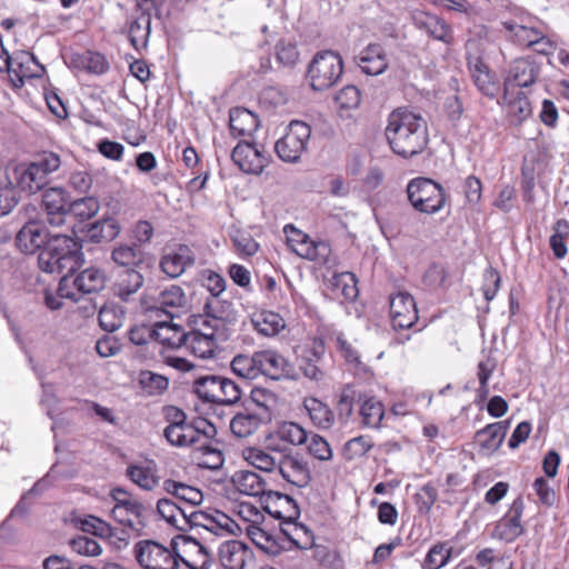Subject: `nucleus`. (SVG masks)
I'll use <instances>...</instances> for the list:
<instances>
[{
	"instance_id": "f257e3e1",
	"label": "nucleus",
	"mask_w": 569,
	"mask_h": 569,
	"mask_svg": "<svg viewBox=\"0 0 569 569\" xmlns=\"http://www.w3.org/2000/svg\"><path fill=\"white\" fill-rule=\"evenodd\" d=\"M385 136L396 154L411 158L428 146V123L420 113L408 108H397L388 116Z\"/></svg>"
},
{
	"instance_id": "f03ea898",
	"label": "nucleus",
	"mask_w": 569,
	"mask_h": 569,
	"mask_svg": "<svg viewBox=\"0 0 569 569\" xmlns=\"http://www.w3.org/2000/svg\"><path fill=\"white\" fill-rule=\"evenodd\" d=\"M218 307V301H207L203 312L193 320L194 326L187 336L186 345L196 357L212 358L218 342L227 339L226 317Z\"/></svg>"
},
{
	"instance_id": "7ed1b4c3",
	"label": "nucleus",
	"mask_w": 569,
	"mask_h": 569,
	"mask_svg": "<svg viewBox=\"0 0 569 569\" xmlns=\"http://www.w3.org/2000/svg\"><path fill=\"white\" fill-rule=\"evenodd\" d=\"M83 263L82 246L69 234L53 233L39 253V268L48 273H73Z\"/></svg>"
},
{
	"instance_id": "20e7f679",
	"label": "nucleus",
	"mask_w": 569,
	"mask_h": 569,
	"mask_svg": "<svg viewBox=\"0 0 569 569\" xmlns=\"http://www.w3.org/2000/svg\"><path fill=\"white\" fill-rule=\"evenodd\" d=\"M407 196L410 204L419 212L435 214L446 203L443 188L429 178H415L407 186Z\"/></svg>"
},
{
	"instance_id": "39448f33",
	"label": "nucleus",
	"mask_w": 569,
	"mask_h": 569,
	"mask_svg": "<svg viewBox=\"0 0 569 569\" xmlns=\"http://www.w3.org/2000/svg\"><path fill=\"white\" fill-rule=\"evenodd\" d=\"M133 556L142 569H179L182 559L170 547L151 539L136 542Z\"/></svg>"
},
{
	"instance_id": "423d86ee",
	"label": "nucleus",
	"mask_w": 569,
	"mask_h": 569,
	"mask_svg": "<svg viewBox=\"0 0 569 569\" xmlns=\"http://www.w3.org/2000/svg\"><path fill=\"white\" fill-rule=\"evenodd\" d=\"M342 59L333 51H322L315 56L308 68L310 86L316 91L331 88L342 74Z\"/></svg>"
},
{
	"instance_id": "0eeeda50",
	"label": "nucleus",
	"mask_w": 569,
	"mask_h": 569,
	"mask_svg": "<svg viewBox=\"0 0 569 569\" xmlns=\"http://www.w3.org/2000/svg\"><path fill=\"white\" fill-rule=\"evenodd\" d=\"M106 274L102 270L90 267L81 271L77 277L72 273L62 276L59 282V293L72 301H78L81 295L96 293L106 286Z\"/></svg>"
},
{
	"instance_id": "6e6552de",
	"label": "nucleus",
	"mask_w": 569,
	"mask_h": 569,
	"mask_svg": "<svg viewBox=\"0 0 569 569\" xmlns=\"http://www.w3.org/2000/svg\"><path fill=\"white\" fill-rule=\"evenodd\" d=\"M311 136V128L298 120L289 123L286 132L277 140L274 150L284 162H297L307 151Z\"/></svg>"
},
{
	"instance_id": "1a4fd4ad",
	"label": "nucleus",
	"mask_w": 569,
	"mask_h": 569,
	"mask_svg": "<svg viewBox=\"0 0 569 569\" xmlns=\"http://www.w3.org/2000/svg\"><path fill=\"white\" fill-rule=\"evenodd\" d=\"M216 427L207 419L198 418L192 422L166 427L163 436L176 447H196L199 441H206L207 436H214Z\"/></svg>"
},
{
	"instance_id": "9d476101",
	"label": "nucleus",
	"mask_w": 569,
	"mask_h": 569,
	"mask_svg": "<svg viewBox=\"0 0 569 569\" xmlns=\"http://www.w3.org/2000/svg\"><path fill=\"white\" fill-rule=\"evenodd\" d=\"M287 243L289 248L299 257L326 264L331 253L330 244L326 241H313L308 234L298 230L292 224L284 227Z\"/></svg>"
},
{
	"instance_id": "9b49d317",
	"label": "nucleus",
	"mask_w": 569,
	"mask_h": 569,
	"mask_svg": "<svg viewBox=\"0 0 569 569\" xmlns=\"http://www.w3.org/2000/svg\"><path fill=\"white\" fill-rule=\"evenodd\" d=\"M288 483L298 488H306L311 481V471L308 462L299 453L283 447L277 470Z\"/></svg>"
},
{
	"instance_id": "f8f14e48",
	"label": "nucleus",
	"mask_w": 569,
	"mask_h": 569,
	"mask_svg": "<svg viewBox=\"0 0 569 569\" xmlns=\"http://www.w3.org/2000/svg\"><path fill=\"white\" fill-rule=\"evenodd\" d=\"M540 74L539 66L530 59H516L509 67L508 74L503 82L506 98L516 88H528L533 84Z\"/></svg>"
},
{
	"instance_id": "ddd939ff",
	"label": "nucleus",
	"mask_w": 569,
	"mask_h": 569,
	"mask_svg": "<svg viewBox=\"0 0 569 569\" xmlns=\"http://www.w3.org/2000/svg\"><path fill=\"white\" fill-rule=\"evenodd\" d=\"M390 317L395 328H411L418 321V310L413 297L405 291L393 293L390 297Z\"/></svg>"
},
{
	"instance_id": "4468645a",
	"label": "nucleus",
	"mask_w": 569,
	"mask_h": 569,
	"mask_svg": "<svg viewBox=\"0 0 569 569\" xmlns=\"http://www.w3.org/2000/svg\"><path fill=\"white\" fill-rule=\"evenodd\" d=\"M69 206L68 193L61 188L47 189L42 194L46 220L51 227L64 226L66 217L69 213Z\"/></svg>"
},
{
	"instance_id": "2eb2a0df",
	"label": "nucleus",
	"mask_w": 569,
	"mask_h": 569,
	"mask_svg": "<svg viewBox=\"0 0 569 569\" xmlns=\"http://www.w3.org/2000/svg\"><path fill=\"white\" fill-rule=\"evenodd\" d=\"M523 508V500L520 497L515 499L508 513L496 523L491 537L506 542L516 540L523 532L521 525Z\"/></svg>"
},
{
	"instance_id": "dca6fc26",
	"label": "nucleus",
	"mask_w": 569,
	"mask_h": 569,
	"mask_svg": "<svg viewBox=\"0 0 569 569\" xmlns=\"http://www.w3.org/2000/svg\"><path fill=\"white\" fill-rule=\"evenodd\" d=\"M232 161L246 173L259 174L268 163L266 154L249 142H239L232 151Z\"/></svg>"
},
{
	"instance_id": "f3484780",
	"label": "nucleus",
	"mask_w": 569,
	"mask_h": 569,
	"mask_svg": "<svg viewBox=\"0 0 569 569\" xmlns=\"http://www.w3.org/2000/svg\"><path fill=\"white\" fill-rule=\"evenodd\" d=\"M9 64L7 72L17 88L23 86L24 79L39 77L40 72L43 71L36 57L27 51L14 52Z\"/></svg>"
},
{
	"instance_id": "a211bd4d",
	"label": "nucleus",
	"mask_w": 569,
	"mask_h": 569,
	"mask_svg": "<svg viewBox=\"0 0 569 569\" xmlns=\"http://www.w3.org/2000/svg\"><path fill=\"white\" fill-rule=\"evenodd\" d=\"M196 262L193 251L186 244L168 249L160 259V268L170 278H178Z\"/></svg>"
},
{
	"instance_id": "6ab92c4d",
	"label": "nucleus",
	"mask_w": 569,
	"mask_h": 569,
	"mask_svg": "<svg viewBox=\"0 0 569 569\" xmlns=\"http://www.w3.org/2000/svg\"><path fill=\"white\" fill-rule=\"evenodd\" d=\"M188 525L191 527H201L214 536L232 533L236 523L226 513L214 511L213 513L204 511H192L189 513Z\"/></svg>"
},
{
	"instance_id": "aec40b11",
	"label": "nucleus",
	"mask_w": 569,
	"mask_h": 569,
	"mask_svg": "<svg viewBox=\"0 0 569 569\" xmlns=\"http://www.w3.org/2000/svg\"><path fill=\"white\" fill-rule=\"evenodd\" d=\"M219 561L224 569H246L253 561V552L239 540L223 542L219 547Z\"/></svg>"
},
{
	"instance_id": "412c9836",
	"label": "nucleus",
	"mask_w": 569,
	"mask_h": 569,
	"mask_svg": "<svg viewBox=\"0 0 569 569\" xmlns=\"http://www.w3.org/2000/svg\"><path fill=\"white\" fill-rule=\"evenodd\" d=\"M148 511L149 507L138 499L121 501V505H114L111 515L121 525L139 531L146 525Z\"/></svg>"
},
{
	"instance_id": "4be33fe9",
	"label": "nucleus",
	"mask_w": 569,
	"mask_h": 569,
	"mask_svg": "<svg viewBox=\"0 0 569 569\" xmlns=\"http://www.w3.org/2000/svg\"><path fill=\"white\" fill-rule=\"evenodd\" d=\"M53 232L36 221L27 222L16 237L17 247L24 253L31 254L47 246Z\"/></svg>"
},
{
	"instance_id": "5701e85b",
	"label": "nucleus",
	"mask_w": 569,
	"mask_h": 569,
	"mask_svg": "<svg viewBox=\"0 0 569 569\" xmlns=\"http://www.w3.org/2000/svg\"><path fill=\"white\" fill-rule=\"evenodd\" d=\"M468 69L479 91L490 98H495L498 94L500 90L499 80L480 57L469 56Z\"/></svg>"
},
{
	"instance_id": "b1692460",
	"label": "nucleus",
	"mask_w": 569,
	"mask_h": 569,
	"mask_svg": "<svg viewBox=\"0 0 569 569\" xmlns=\"http://www.w3.org/2000/svg\"><path fill=\"white\" fill-rule=\"evenodd\" d=\"M283 447L270 443L266 449L248 447L242 450L243 459L252 467L264 471L274 472Z\"/></svg>"
},
{
	"instance_id": "393cba45",
	"label": "nucleus",
	"mask_w": 569,
	"mask_h": 569,
	"mask_svg": "<svg viewBox=\"0 0 569 569\" xmlns=\"http://www.w3.org/2000/svg\"><path fill=\"white\" fill-rule=\"evenodd\" d=\"M260 412L246 410L237 413L230 421L231 432L238 438H247L253 435L259 427L270 420V413L266 406H260Z\"/></svg>"
},
{
	"instance_id": "a878e982",
	"label": "nucleus",
	"mask_w": 569,
	"mask_h": 569,
	"mask_svg": "<svg viewBox=\"0 0 569 569\" xmlns=\"http://www.w3.org/2000/svg\"><path fill=\"white\" fill-rule=\"evenodd\" d=\"M264 510L273 518L284 520H297L300 515L297 502L280 492H269L264 499Z\"/></svg>"
},
{
	"instance_id": "bb28decb",
	"label": "nucleus",
	"mask_w": 569,
	"mask_h": 569,
	"mask_svg": "<svg viewBox=\"0 0 569 569\" xmlns=\"http://www.w3.org/2000/svg\"><path fill=\"white\" fill-rule=\"evenodd\" d=\"M357 63L368 76H379L388 68L385 49L378 43H371L362 49L357 58Z\"/></svg>"
},
{
	"instance_id": "cd10ccee",
	"label": "nucleus",
	"mask_w": 569,
	"mask_h": 569,
	"mask_svg": "<svg viewBox=\"0 0 569 569\" xmlns=\"http://www.w3.org/2000/svg\"><path fill=\"white\" fill-rule=\"evenodd\" d=\"M127 477L139 488L153 490L160 480L158 467L153 460H144L131 463L127 468Z\"/></svg>"
},
{
	"instance_id": "c85d7f7f",
	"label": "nucleus",
	"mask_w": 569,
	"mask_h": 569,
	"mask_svg": "<svg viewBox=\"0 0 569 569\" xmlns=\"http://www.w3.org/2000/svg\"><path fill=\"white\" fill-rule=\"evenodd\" d=\"M508 429L509 421L489 423L476 432L475 440L482 452L493 453L502 445Z\"/></svg>"
},
{
	"instance_id": "c756f323",
	"label": "nucleus",
	"mask_w": 569,
	"mask_h": 569,
	"mask_svg": "<svg viewBox=\"0 0 569 569\" xmlns=\"http://www.w3.org/2000/svg\"><path fill=\"white\" fill-rule=\"evenodd\" d=\"M13 179L21 191L30 194L37 193L49 183V179H44L31 162L17 166L13 170Z\"/></svg>"
},
{
	"instance_id": "7c9ffc66",
	"label": "nucleus",
	"mask_w": 569,
	"mask_h": 569,
	"mask_svg": "<svg viewBox=\"0 0 569 569\" xmlns=\"http://www.w3.org/2000/svg\"><path fill=\"white\" fill-rule=\"evenodd\" d=\"M260 376L263 375L278 380L290 370L288 360L278 351L272 349L258 351Z\"/></svg>"
},
{
	"instance_id": "2f4dec72",
	"label": "nucleus",
	"mask_w": 569,
	"mask_h": 569,
	"mask_svg": "<svg viewBox=\"0 0 569 569\" xmlns=\"http://www.w3.org/2000/svg\"><path fill=\"white\" fill-rule=\"evenodd\" d=\"M502 27L506 31V38L509 41L530 48L535 39H537L540 27L536 26L531 20L527 23H519L515 20H508L502 22Z\"/></svg>"
},
{
	"instance_id": "473e14b6",
	"label": "nucleus",
	"mask_w": 569,
	"mask_h": 569,
	"mask_svg": "<svg viewBox=\"0 0 569 569\" xmlns=\"http://www.w3.org/2000/svg\"><path fill=\"white\" fill-rule=\"evenodd\" d=\"M150 333L154 340L171 349L186 345L188 336L180 326L166 321L157 322Z\"/></svg>"
},
{
	"instance_id": "72a5a7b5",
	"label": "nucleus",
	"mask_w": 569,
	"mask_h": 569,
	"mask_svg": "<svg viewBox=\"0 0 569 569\" xmlns=\"http://www.w3.org/2000/svg\"><path fill=\"white\" fill-rule=\"evenodd\" d=\"M229 127L232 136H251L259 127L254 113L244 108H234L229 114Z\"/></svg>"
},
{
	"instance_id": "f704fd0d",
	"label": "nucleus",
	"mask_w": 569,
	"mask_h": 569,
	"mask_svg": "<svg viewBox=\"0 0 569 569\" xmlns=\"http://www.w3.org/2000/svg\"><path fill=\"white\" fill-rule=\"evenodd\" d=\"M251 323L257 332L264 337H274L286 328L284 319L279 313L269 310L254 313Z\"/></svg>"
},
{
	"instance_id": "c9c22d12",
	"label": "nucleus",
	"mask_w": 569,
	"mask_h": 569,
	"mask_svg": "<svg viewBox=\"0 0 569 569\" xmlns=\"http://www.w3.org/2000/svg\"><path fill=\"white\" fill-rule=\"evenodd\" d=\"M310 420L319 429H330L335 422V415L328 405L315 397H308L303 401Z\"/></svg>"
},
{
	"instance_id": "e433bc0d",
	"label": "nucleus",
	"mask_w": 569,
	"mask_h": 569,
	"mask_svg": "<svg viewBox=\"0 0 569 569\" xmlns=\"http://www.w3.org/2000/svg\"><path fill=\"white\" fill-rule=\"evenodd\" d=\"M158 305L164 313L173 318L187 306V297L181 287L171 284L160 292Z\"/></svg>"
},
{
	"instance_id": "4c0bfd02",
	"label": "nucleus",
	"mask_w": 569,
	"mask_h": 569,
	"mask_svg": "<svg viewBox=\"0 0 569 569\" xmlns=\"http://www.w3.org/2000/svg\"><path fill=\"white\" fill-rule=\"evenodd\" d=\"M232 481L240 493L247 496H262L266 492L267 482L250 470H241L234 473Z\"/></svg>"
},
{
	"instance_id": "58836bf2",
	"label": "nucleus",
	"mask_w": 569,
	"mask_h": 569,
	"mask_svg": "<svg viewBox=\"0 0 569 569\" xmlns=\"http://www.w3.org/2000/svg\"><path fill=\"white\" fill-rule=\"evenodd\" d=\"M281 532L299 549L306 550L313 546L312 532L305 525L296 522V520L283 522Z\"/></svg>"
},
{
	"instance_id": "ea45409f",
	"label": "nucleus",
	"mask_w": 569,
	"mask_h": 569,
	"mask_svg": "<svg viewBox=\"0 0 569 569\" xmlns=\"http://www.w3.org/2000/svg\"><path fill=\"white\" fill-rule=\"evenodd\" d=\"M163 489L177 499L191 506H198L203 500L201 490L183 482L167 479L163 481Z\"/></svg>"
},
{
	"instance_id": "a19ab883",
	"label": "nucleus",
	"mask_w": 569,
	"mask_h": 569,
	"mask_svg": "<svg viewBox=\"0 0 569 569\" xmlns=\"http://www.w3.org/2000/svg\"><path fill=\"white\" fill-rule=\"evenodd\" d=\"M417 24L425 29L429 36L445 43L452 41V32L450 27L435 16L425 14L415 18Z\"/></svg>"
},
{
	"instance_id": "79ce46f5",
	"label": "nucleus",
	"mask_w": 569,
	"mask_h": 569,
	"mask_svg": "<svg viewBox=\"0 0 569 569\" xmlns=\"http://www.w3.org/2000/svg\"><path fill=\"white\" fill-rule=\"evenodd\" d=\"M143 284V277L140 272L128 269L123 271L116 283V295L122 301H129Z\"/></svg>"
},
{
	"instance_id": "37998d69",
	"label": "nucleus",
	"mask_w": 569,
	"mask_h": 569,
	"mask_svg": "<svg viewBox=\"0 0 569 569\" xmlns=\"http://www.w3.org/2000/svg\"><path fill=\"white\" fill-rule=\"evenodd\" d=\"M232 371L240 378L253 380L260 376L258 351L252 355L240 353L231 361Z\"/></svg>"
},
{
	"instance_id": "c03bdc74",
	"label": "nucleus",
	"mask_w": 569,
	"mask_h": 569,
	"mask_svg": "<svg viewBox=\"0 0 569 569\" xmlns=\"http://www.w3.org/2000/svg\"><path fill=\"white\" fill-rule=\"evenodd\" d=\"M221 376H203L199 377L193 382V391L197 396L206 401L217 403L220 395Z\"/></svg>"
},
{
	"instance_id": "a18cd8bd",
	"label": "nucleus",
	"mask_w": 569,
	"mask_h": 569,
	"mask_svg": "<svg viewBox=\"0 0 569 569\" xmlns=\"http://www.w3.org/2000/svg\"><path fill=\"white\" fill-rule=\"evenodd\" d=\"M229 236L238 256L241 258L252 257L260 249V244L253 239L251 233L247 230L231 228Z\"/></svg>"
},
{
	"instance_id": "49530a36",
	"label": "nucleus",
	"mask_w": 569,
	"mask_h": 569,
	"mask_svg": "<svg viewBox=\"0 0 569 569\" xmlns=\"http://www.w3.org/2000/svg\"><path fill=\"white\" fill-rule=\"evenodd\" d=\"M213 436H207L206 441H199V443L194 447L196 457L198 465L206 469H217L222 462V453L217 448L210 446V439Z\"/></svg>"
},
{
	"instance_id": "de8ad7c7",
	"label": "nucleus",
	"mask_w": 569,
	"mask_h": 569,
	"mask_svg": "<svg viewBox=\"0 0 569 569\" xmlns=\"http://www.w3.org/2000/svg\"><path fill=\"white\" fill-rule=\"evenodd\" d=\"M247 533L252 542L266 553L277 556L281 552L282 547L279 545L276 537L264 531L262 528L249 525Z\"/></svg>"
},
{
	"instance_id": "09e8293b",
	"label": "nucleus",
	"mask_w": 569,
	"mask_h": 569,
	"mask_svg": "<svg viewBox=\"0 0 569 569\" xmlns=\"http://www.w3.org/2000/svg\"><path fill=\"white\" fill-rule=\"evenodd\" d=\"M157 511L168 523L182 529V523H188L189 515L186 510L170 499H159Z\"/></svg>"
},
{
	"instance_id": "8fccbe9b",
	"label": "nucleus",
	"mask_w": 569,
	"mask_h": 569,
	"mask_svg": "<svg viewBox=\"0 0 569 569\" xmlns=\"http://www.w3.org/2000/svg\"><path fill=\"white\" fill-rule=\"evenodd\" d=\"M357 278L352 272H341L332 277L331 284L337 296L353 301L359 295Z\"/></svg>"
},
{
	"instance_id": "3c124183",
	"label": "nucleus",
	"mask_w": 569,
	"mask_h": 569,
	"mask_svg": "<svg viewBox=\"0 0 569 569\" xmlns=\"http://www.w3.org/2000/svg\"><path fill=\"white\" fill-rule=\"evenodd\" d=\"M151 19L149 14L141 13L130 22L129 39L134 49L144 48L150 34Z\"/></svg>"
},
{
	"instance_id": "603ef678",
	"label": "nucleus",
	"mask_w": 569,
	"mask_h": 569,
	"mask_svg": "<svg viewBox=\"0 0 569 569\" xmlns=\"http://www.w3.org/2000/svg\"><path fill=\"white\" fill-rule=\"evenodd\" d=\"M111 259L121 267H133L143 260V252L137 243L119 244L111 252Z\"/></svg>"
},
{
	"instance_id": "864d4df0",
	"label": "nucleus",
	"mask_w": 569,
	"mask_h": 569,
	"mask_svg": "<svg viewBox=\"0 0 569 569\" xmlns=\"http://www.w3.org/2000/svg\"><path fill=\"white\" fill-rule=\"evenodd\" d=\"M502 100L507 108V112L518 121H522L531 114L530 102L522 92H517L515 94L513 91H510V94L506 98V90H503Z\"/></svg>"
},
{
	"instance_id": "5fc2aeb1",
	"label": "nucleus",
	"mask_w": 569,
	"mask_h": 569,
	"mask_svg": "<svg viewBox=\"0 0 569 569\" xmlns=\"http://www.w3.org/2000/svg\"><path fill=\"white\" fill-rule=\"evenodd\" d=\"M124 320L123 309L116 303H106L99 311L100 327L108 332L118 330Z\"/></svg>"
},
{
	"instance_id": "6e6d98bb",
	"label": "nucleus",
	"mask_w": 569,
	"mask_h": 569,
	"mask_svg": "<svg viewBox=\"0 0 569 569\" xmlns=\"http://www.w3.org/2000/svg\"><path fill=\"white\" fill-rule=\"evenodd\" d=\"M452 555V547L448 542H439L432 546L426 555L423 569H440L445 567Z\"/></svg>"
},
{
	"instance_id": "4d7b16f0",
	"label": "nucleus",
	"mask_w": 569,
	"mask_h": 569,
	"mask_svg": "<svg viewBox=\"0 0 569 569\" xmlns=\"http://www.w3.org/2000/svg\"><path fill=\"white\" fill-rule=\"evenodd\" d=\"M360 416L365 426L377 428L385 416L383 405L375 397L367 398L360 406Z\"/></svg>"
},
{
	"instance_id": "13d9d810",
	"label": "nucleus",
	"mask_w": 569,
	"mask_h": 569,
	"mask_svg": "<svg viewBox=\"0 0 569 569\" xmlns=\"http://www.w3.org/2000/svg\"><path fill=\"white\" fill-rule=\"evenodd\" d=\"M139 385L149 396L162 395L169 387V380L162 375L146 370L139 375Z\"/></svg>"
},
{
	"instance_id": "bf43d9fd",
	"label": "nucleus",
	"mask_w": 569,
	"mask_h": 569,
	"mask_svg": "<svg viewBox=\"0 0 569 569\" xmlns=\"http://www.w3.org/2000/svg\"><path fill=\"white\" fill-rule=\"evenodd\" d=\"M308 432L296 422H283L277 430V437L292 446H302L308 441Z\"/></svg>"
},
{
	"instance_id": "052dcab7",
	"label": "nucleus",
	"mask_w": 569,
	"mask_h": 569,
	"mask_svg": "<svg viewBox=\"0 0 569 569\" xmlns=\"http://www.w3.org/2000/svg\"><path fill=\"white\" fill-rule=\"evenodd\" d=\"M100 209V203L94 197H83L70 202L69 212L74 217L87 220L94 217Z\"/></svg>"
},
{
	"instance_id": "680f3d73",
	"label": "nucleus",
	"mask_w": 569,
	"mask_h": 569,
	"mask_svg": "<svg viewBox=\"0 0 569 569\" xmlns=\"http://www.w3.org/2000/svg\"><path fill=\"white\" fill-rule=\"evenodd\" d=\"M19 202L14 184L10 180L0 181V218L9 214Z\"/></svg>"
},
{
	"instance_id": "e2e57ef3",
	"label": "nucleus",
	"mask_w": 569,
	"mask_h": 569,
	"mask_svg": "<svg viewBox=\"0 0 569 569\" xmlns=\"http://www.w3.org/2000/svg\"><path fill=\"white\" fill-rule=\"evenodd\" d=\"M31 163L44 179H49V176L61 167V159L56 152L43 151Z\"/></svg>"
},
{
	"instance_id": "0e129e2a",
	"label": "nucleus",
	"mask_w": 569,
	"mask_h": 569,
	"mask_svg": "<svg viewBox=\"0 0 569 569\" xmlns=\"http://www.w3.org/2000/svg\"><path fill=\"white\" fill-rule=\"evenodd\" d=\"M307 450L309 455L320 461H328L332 458V450L328 441L320 435H308Z\"/></svg>"
},
{
	"instance_id": "69168bd1",
	"label": "nucleus",
	"mask_w": 569,
	"mask_h": 569,
	"mask_svg": "<svg viewBox=\"0 0 569 569\" xmlns=\"http://www.w3.org/2000/svg\"><path fill=\"white\" fill-rule=\"evenodd\" d=\"M360 101V90L351 84L343 87L335 97V103L340 110L356 109L359 107Z\"/></svg>"
},
{
	"instance_id": "338daca9",
	"label": "nucleus",
	"mask_w": 569,
	"mask_h": 569,
	"mask_svg": "<svg viewBox=\"0 0 569 569\" xmlns=\"http://www.w3.org/2000/svg\"><path fill=\"white\" fill-rule=\"evenodd\" d=\"M70 548L73 552L86 557H97L102 552V548L99 542L87 536H78L71 539Z\"/></svg>"
},
{
	"instance_id": "774afa93",
	"label": "nucleus",
	"mask_w": 569,
	"mask_h": 569,
	"mask_svg": "<svg viewBox=\"0 0 569 569\" xmlns=\"http://www.w3.org/2000/svg\"><path fill=\"white\" fill-rule=\"evenodd\" d=\"M373 447L368 436H359L345 443L343 452L347 459L352 460L365 456Z\"/></svg>"
}]
</instances>
